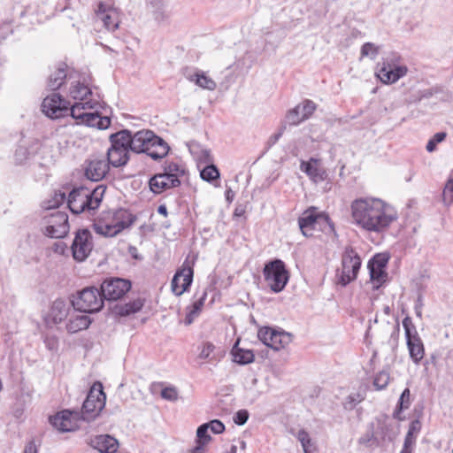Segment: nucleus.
Wrapping results in <instances>:
<instances>
[{"label": "nucleus", "instance_id": "nucleus-37", "mask_svg": "<svg viewBox=\"0 0 453 453\" xmlns=\"http://www.w3.org/2000/svg\"><path fill=\"white\" fill-rule=\"evenodd\" d=\"M314 139L311 136L304 135L303 138H300L296 142V145L295 148V155H298L301 152L309 151L313 147Z\"/></svg>", "mask_w": 453, "mask_h": 453}, {"label": "nucleus", "instance_id": "nucleus-8", "mask_svg": "<svg viewBox=\"0 0 453 453\" xmlns=\"http://www.w3.org/2000/svg\"><path fill=\"white\" fill-rule=\"evenodd\" d=\"M106 396L100 382L94 383L83 403L81 418L86 421L95 419L104 408Z\"/></svg>", "mask_w": 453, "mask_h": 453}, {"label": "nucleus", "instance_id": "nucleus-25", "mask_svg": "<svg viewBox=\"0 0 453 453\" xmlns=\"http://www.w3.org/2000/svg\"><path fill=\"white\" fill-rule=\"evenodd\" d=\"M109 165L108 161L106 162L104 158H93L88 162L85 169V175L93 181H98L108 173Z\"/></svg>", "mask_w": 453, "mask_h": 453}, {"label": "nucleus", "instance_id": "nucleus-6", "mask_svg": "<svg viewBox=\"0 0 453 453\" xmlns=\"http://www.w3.org/2000/svg\"><path fill=\"white\" fill-rule=\"evenodd\" d=\"M111 147L107 151L108 163L114 167L125 165L129 160L128 131L122 130L110 136Z\"/></svg>", "mask_w": 453, "mask_h": 453}, {"label": "nucleus", "instance_id": "nucleus-59", "mask_svg": "<svg viewBox=\"0 0 453 453\" xmlns=\"http://www.w3.org/2000/svg\"><path fill=\"white\" fill-rule=\"evenodd\" d=\"M237 450H238L237 445H232L230 447L229 450H227L226 453H237Z\"/></svg>", "mask_w": 453, "mask_h": 453}, {"label": "nucleus", "instance_id": "nucleus-29", "mask_svg": "<svg viewBox=\"0 0 453 453\" xmlns=\"http://www.w3.org/2000/svg\"><path fill=\"white\" fill-rule=\"evenodd\" d=\"M90 444L100 453H114L119 447L118 441L108 434H100L94 437L91 439Z\"/></svg>", "mask_w": 453, "mask_h": 453}, {"label": "nucleus", "instance_id": "nucleus-34", "mask_svg": "<svg viewBox=\"0 0 453 453\" xmlns=\"http://www.w3.org/2000/svg\"><path fill=\"white\" fill-rule=\"evenodd\" d=\"M295 437L300 442L303 453H311L313 450H316V443L305 429H299L295 434Z\"/></svg>", "mask_w": 453, "mask_h": 453}, {"label": "nucleus", "instance_id": "nucleus-31", "mask_svg": "<svg viewBox=\"0 0 453 453\" xmlns=\"http://www.w3.org/2000/svg\"><path fill=\"white\" fill-rule=\"evenodd\" d=\"M238 339L231 349L233 361L239 365H248L254 361L255 355L251 349L242 348L239 346Z\"/></svg>", "mask_w": 453, "mask_h": 453}, {"label": "nucleus", "instance_id": "nucleus-33", "mask_svg": "<svg viewBox=\"0 0 453 453\" xmlns=\"http://www.w3.org/2000/svg\"><path fill=\"white\" fill-rule=\"evenodd\" d=\"M207 293L203 291L202 295L196 300H195L189 307L187 308V315L184 320L187 326L192 324L193 321L198 317L204 305Z\"/></svg>", "mask_w": 453, "mask_h": 453}, {"label": "nucleus", "instance_id": "nucleus-55", "mask_svg": "<svg viewBox=\"0 0 453 453\" xmlns=\"http://www.w3.org/2000/svg\"><path fill=\"white\" fill-rule=\"evenodd\" d=\"M415 311H416V315L418 317H421V315H422V303H421L420 298H418V303L415 306Z\"/></svg>", "mask_w": 453, "mask_h": 453}, {"label": "nucleus", "instance_id": "nucleus-13", "mask_svg": "<svg viewBox=\"0 0 453 453\" xmlns=\"http://www.w3.org/2000/svg\"><path fill=\"white\" fill-rule=\"evenodd\" d=\"M258 339L274 350L285 349L292 342V334L282 330L264 326L257 332Z\"/></svg>", "mask_w": 453, "mask_h": 453}, {"label": "nucleus", "instance_id": "nucleus-43", "mask_svg": "<svg viewBox=\"0 0 453 453\" xmlns=\"http://www.w3.org/2000/svg\"><path fill=\"white\" fill-rule=\"evenodd\" d=\"M446 133L444 132H439L436 133L427 142L426 144V150L428 152H434L436 150V146L438 143L443 142L446 138Z\"/></svg>", "mask_w": 453, "mask_h": 453}, {"label": "nucleus", "instance_id": "nucleus-44", "mask_svg": "<svg viewBox=\"0 0 453 453\" xmlns=\"http://www.w3.org/2000/svg\"><path fill=\"white\" fill-rule=\"evenodd\" d=\"M214 349L215 346L211 342H203L200 347L198 357L203 360L209 359Z\"/></svg>", "mask_w": 453, "mask_h": 453}, {"label": "nucleus", "instance_id": "nucleus-53", "mask_svg": "<svg viewBox=\"0 0 453 453\" xmlns=\"http://www.w3.org/2000/svg\"><path fill=\"white\" fill-rule=\"evenodd\" d=\"M45 344H46V347L50 350L57 349L58 340L55 337H47L45 339Z\"/></svg>", "mask_w": 453, "mask_h": 453}, {"label": "nucleus", "instance_id": "nucleus-5", "mask_svg": "<svg viewBox=\"0 0 453 453\" xmlns=\"http://www.w3.org/2000/svg\"><path fill=\"white\" fill-rule=\"evenodd\" d=\"M134 221V217L128 211L119 209L104 212L94 224L93 227L96 233L100 235L113 237L129 227Z\"/></svg>", "mask_w": 453, "mask_h": 453}, {"label": "nucleus", "instance_id": "nucleus-63", "mask_svg": "<svg viewBox=\"0 0 453 453\" xmlns=\"http://www.w3.org/2000/svg\"><path fill=\"white\" fill-rule=\"evenodd\" d=\"M280 135H281V134H280H280H275V135H274V142H276V141L280 138Z\"/></svg>", "mask_w": 453, "mask_h": 453}, {"label": "nucleus", "instance_id": "nucleus-35", "mask_svg": "<svg viewBox=\"0 0 453 453\" xmlns=\"http://www.w3.org/2000/svg\"><path fill=\"white\" fill-rule=\"evenodd\" d=\"M65 200V194L63 192H55L50 198L42 202V208L44 210H52L58 208Z\"/></svg>", "mask_w": 453, "mask_h": 453}, {"label": "nucleus", "instance_id": "nucleus-19", "mask_svg": "<svg viewBox=\"0 0 453 453\" xmlns=\"http://www.w3.org/2000/svg\"><path fill=\"white\" fill-rule=\"evenodd\" d=\"M73 258L78 262L84 261L93 249L92 236L88 230L82 229L76 233L72 243Z\"/></svg>", "mask_w": 453, "mask_h": 453}, {"label": "nucleus", "instance_id": "nucleus-30", "mask_svg": "<svg viewBox=\"0 0 453 453\" xmlns=\"http://www.w3.org/2000/svg\"><path fill=\"white\" fill-rule=\"evenodd\" d=\"M92 320L86 314L73 312L69 315L65 329L69 334H76L80 331L86 330L90 326Z\"/></svg>", "mask_w": 453, "mask_h": 453}, {"label": "nucleus", "instance_id": "nucleus-9", "mask_svg": "<svg viewBox=\"0 0 453 453\" xmlns=\"http://www.w3.org/2000/svg\"><path fill=\"white\" fill-rule=\"evenodd\" d=\"M263 273L267 286L274 293L282 291L289 279L288 272L284 263L280 259L267 263Z\"/></svg>", "mask_w": 453, "mask_h": 453}, {"label": "nucleus", "instance_id": "nucleus-3", "mask_svg": "<svg viewBox=\"0 0 453 453\" xmlns=\"http://www.w3.org/2000/svg\"><path fill=\"white\" fill-rule=\"evenodd\" d=\"M128 143L132 151L146 153L155 160L165 157L169 152L168 144L150 130H141L134 134L128 131Z\"/></svg>", "mask_w": 453, "mask_h": 453}, {"label": "nucleus", "instance_id": "nucleus-38", "mask_svg": "<svg viewBox=\"0 0 453 453\" xmlns=\"http://www.w3.org/2000/svg\"><path fill=\"white\" fill-rule=\"evenodd\" d=\"M380 51V47L372 42H365L360 50L361 58L375 59Z\"/></svg>", "mask_w": 453, "mask_h": 453}, {"label": "nucleus", "instance_id": "nucleus-20", "mask_svg": "<svg viewBox=\"0 0 453 453\" xmlns=\"http://www.w3.org/2000/svg\"><path fill=\"white\" fill-rule=\"evenodd\" d=\"M131 288L128 280L124 279H111L104 280L101 286L104 298L107 300H118L121 298Z\"/></svg>", "mask_w": 453, "mask_h": 453}, {"label": "nucleus", "instance_id": "nucleus-40", "mask_svg": "<svg viewBox=\"0 0 453 453\" xmlns=\"http://www.w3.org/2000/svg\"><path fill=\"white\" fill-rule=\"evenodd\" d=\"M442 201L446 206L453 204V177L451 176L445 184L442 192Z\"/></svg>", "mask_w": 453, "mask_h": 453}, {"label": "nucleus", "instance_id": "nucleus-10", "mask_svg": "<svg viewBox=\"0 0 453 453\" xmlns=\"http://www.w3.org/2000/svg\"><path fill=\"white\" fill-rule=\"evenodd\" d=\"M407 72L406 65L396 63L395 58H387L378 64L375 74L382 83L389 85L404 77Z\"/></svg>", "mask_w": 453, "mask_h": 453}, {"label": "nucleus", "instance_id": "nucleus-52", "mask_svg": "<svg viewBox=\"0 0 453 453\" xmlns=\"http://www.w3.org/2000/svg\"><path fill=\"white\" fill-rule=\"evenodd\" d=\"M410 390L405 388L400 397L401 408H408L410 404Z\"/></svg>", "mask_w": 453, "mask_h": 453}, {"label": "nucleus", "instance_id": "nucleus-27", "mask_svg": "<svg viewBox=\"0 0 453 453\" xmlns=\"http://www.w3.org/2000/svg\"><path fill=\"white\" fill-rule=\"evenodd\" d=\"M70 307L64 300H56L47 314L45 320L48 324H59L69 315Z\"/></svg>", "mask_w": 453, "mask_h": 453}, {"label": "nucleus", "instance_id": "nucleus-2", "mask_svg": "<svg viewBox=\"0 0 453 453\" xmlns=\"http://www.w3.org/2000/svg\"><path fill=\"white\" fill-rule=\"evenodd\" d=\"M100 108L101 104L98 102L91 101L75 103L71 106L69 102L57 93L46 96L42 103V111L50 119L65 117L70 111L77 125L106 129L111 125V119L98 113Z\"/></svg>", "mask_w": 453, "mask_h": 453}, {"label": "nucleus", "instance_id": "nucleus-7", "mask_svg": "<svg viewBox=\"0 0 453 453\" xmlns=\"http://www.w3.org/2000/svg\"><path fill=\"white\" fill-rule=\"evenodd\" d=\"M72 305L75 310L82 312H97L103 308L104 296L96 288H86L73 297Z\"/></svg>", "mask_w": 453, "mask_h": 453}, {"label": "nucleus", "instance_id": "nucleus-26", "mask_svg": "<svg viewBox=\"0 0 453 453\" xmlns=\"http://www.w3.org/2000/svg\"><path fill=\"white\" fill-rule=\"evenodd\" d=\"M180 184V179L163 173L156 174L150 180V188L155 194H160L166 189L178 187Z\"/></svg>", "mask_w": 453, "mask_h": 453}, {"label": "nucleus", "instance_id": "nucleus-57", "mask_svg": "<svg viewBox=\"0 0 453 453\" xmlns=\"http://www.w3.org/2000/svg\"><path fill=\"white\" fill-rule=\"evenodd\" d=\"M226 200L231 202L234 198V192L229 188L226 191Z\"/></svg>", "mask_w": 453, "mask_h": 453}, {"label": "nucleus", "instance_id": "nucleus-18", "mask_svg": "<svg viewBox=\"0 0 453 453\" xmlns=\"http://www.w3.org/2000/svg\"><path fill=\"white\" fill-rule=\"evenodd\" d=\"M299 168L315 185L328 180V172L319 158L310 157L308 160H301Z\"/></svg>", "mask_w": 453, "mask_h": 453}, {"label": "nucleus", "instance_id": "nucleus-46", "mask_svg": "<svg viewBox=\"0 0 453 453\" xmlns=\"http://www.w3.org/2000/svg\"><path fill=\"white\" fill-rule=\"evenodd\" d=\"M203 425L206 426V428L208 430H211L213 434H221L225 430L224 424L218 419H213L209 423H205Z\"/></svg>", "mask_w": 453, "mask_h": 453}, {"label": "nucleus", "instance_id": "nucleus-1", "mask_svg": "<svg viewBox=\"0 0 453 453\" xmlns=\"http://www.w3.org/2000/svg\"><path fill=\"white\" fill-rule=\"evenodd\" d=\"M350 212L352 222L357 227L376 234L387 232L399 217L392 204L374 196L353 200Z\"/></svg>", "mask_w": 453, "mask_h": 453}, {"label": "nucleus", "instance_id": "nucleus-21", "mask_svg": "<svg viewBox=\"0 0 453 453\" xmlns=\"http://www.w3.org/2000/svg\"><path fill=\"white\" fill-rule=\"evenodd\" d=\"M322 222L329 223L328 218L317 213L314 208L304 211L298 220L299 227L304 236H312L313 230Z\"/></svg>", "mask_w": 453, "mask_h": 453}, {"label": "nucleus", "instance_id": "nucleus-12", "mask_svg": "<svg viewBox=\"0 0 453 453\" xmlns=\"http://www.w3.org/2000/svg\"><path fill=\"white\" fill-rule=\"evenodd\" d=\"M196 258V256H188L181 268L174 274L171 283L172 291L174 295H182L191 285L194 273L193 265Z\"/></svg>", "mask_w": 453, "mask_h": 453}, {"label": "nucleus", "instance_id": "nucleus-60", "mask_svg": "<svg viewBox=\"0 0 453 453\" xmlns=\"http://www.w3.org/2000/svg\"><path fill=\"white\" fill-rule=\"evenodd\" d=\"M409 429H412V435L417 432V426L415 423H412Z\"/></svg>", "mask_w": 453, "mask_h": 453}, {"label": "nucleus", "instance_id": "nucleus-58", "mask_svg": "<svg viewBox=\"0 0 453 453\" xmlns=\"http://www.w3.org/2000/svg\"><path fill=\"white\" fill-rule=\"evenodd\" d=\"M202 156L204 157L206 162H210V152L208 150H202Z\"/></svg>", "mask_w": 453, "mask_h": 453}, {"label": "nucleus", "instance_id": "nucleus-50", "mask_svg": "<svg viewBox=\"0 0 453 453\" xmlns=\"http://www.w3.org/2000/svg\"><path fill=\"white\" fill-rule=\"evenodd\" d=\"M28 153L25 147L20 146L15 152V159L19 164H22L27 158Z\"/></svg>", "mask_w": 453, "mask_h": 453}, {"label": "nucleus", "instance_id": "nucleus-54", "mask_svg": "<svg viewBox=\"0 0 453 453\" xmlns=\"http://www.w3.org/2000/svg\"><path fill=\"white\" fill-rule=\"evenodd\" d=\"M24 453H37V449L34 441H30L25 447Z\"/></svg>", "mask_w": 453, "mask_h": 453}, {"label": "nucleus", "instance_id": "nucleus-61", "mask_svg": "<svg viewBox=\"0 0 453 453\" xmlns=\"http://www.w3.org/2000/svg\"><path fill=\"white\" fill-rule=\"evenodd\" d=\"M400 453H412V450H409V449H403L401 450Z\"/></svg>", "mask_w": 453, "mask_h": 453}, {"label": "nucleus", "instance_id": "nucleus-64", "mask_svg": "<svg viewBox=\"0 0 453 453\" xmlns=\"http://www.w3.org/2000/svg\"><path fill=\"white\" fill-rule=\"evenodd\" d=\"M240 445H241V449H244V448H245V442H244V441H240Z\"/></svg>", "mask_w": 453, "mask_h": 453}, {"label": "nucleus", "instance_id": "nucleus-11", "mask_svg": "<svg viewBox=\"0 0 453 453\" xmlns=\"http://www.w3.org/2000/svg\"><path fill=\"white\" fill-rule=\"evenodd\" d=\"M69 231L68 216L57 211L43 218V233L50 238H63Z\"/></svg>", "mask_w": 453, "mask_h": 453}, {"label": "nucleus", "instance_id": "nucleus-62", "mask_svg": "<svg viewBox=\"0 0 453 453\" xmlns=\"http://www.w3.org/2000/svg\"><path fill=\"white\" fill-rule=\"evenodd\" d=\"M384 311H385L386 314H389L390 308L388 306L385 307Z\"/></svg>", "mask_w": 453, "mask_h": 453}, {"label": "nucleus", "instance_id": "nucleus-28", "mask_svg": "<svg viewBox=\"0 0 453 453\" xmlns=\"http://www.w3.org/2000/svg\"><path fill=\"white\" fill-rule=\"evenodd\" d=\"M186 77L202 89L213 91L217 88V82L204 71L195 70L188 73Z\"/></svg>", "mask_w": 453, "mask_h": 453}, {"label": "nucleus", "instance_id": "nucleus-51", "mask_svg": "<svg viewBox=\"0 0 453 453\" xmlns=\"http://www.w3.org/2000/svg\"><path fill=\"white\" fill-rule=\"evenodd\" d=\"M142 303L141 301H134V303L126 305L125 313L129 314L137 312L142 309Z\"/></svg>", "mask_w": 453, "mask_h": 453}, {"label": "nucleus", "instance_id": "nucleus-41", "mask_svg": "<svg viewBox=\"0 0 453 453\" xmlns=\"http://www.w3.org/2000/svg\"><path fill=\"white\" fill-rule=\"evenodd\" d=\"M389 380V373L387 371H381L376 374L373 385L377 389L381 390L388 386Z\"/></svg>", "mask_w": 453, "mask_h": 453}, {"label": "nucleus", "instance_id": "nucleus-23", "mask_svg": "<svg viewBox=\"0 0 453 453\" xmlns=\"http://www.w3.org/2000/svg\"><path fill=\"white\" fill-rule=\"evenodd\" d=\"M315 110L316 104L314 102L311 100H304L287 113V122L289 125H298L309 119Z\"/></svg>", "mask_w": 453, "mask_h": 453}, {"label": "nucleus", "instance_id": "nucleus-14", "mask_svg": "<svg viewBox=\"0 0 453 453\" xmlns=\"http://www.w3.org/2000/svg\"><path fill=\"white\" fill-rule=\"evenodd\" d=\"M342 272L338 275V283L346 286L357 278L361 259L353 250H346L342 256Z\"/></svg>", "mask_w": 453, "mask_h": 453}, {"label": "nucleus", "instance_id": "nucleus-32", "mask_svg": "<svg viewBox=\"0 0 453 453\" xmlns=\"http://www.w3.org/2000/svg\"><path fill=\"white\" fill-rule=\"evenodd\" d=\"M208 431L209 430L206 428V426L203 424L198 426L196 430V446L189 450V453L205 452V447L211 440Z\"/></svg>", "mask_w": 453, "mask_h": 453}, {"label": "nucleus", "instance_id": "nucleus-16", "mask_svg": "<svg viewBox=\"0 0 453 453\" xmlns=\"http://www.w3.org/2000/svg\"><path fill=\"white\" fill-rule=\"evenodd\" d=\"M403 326L405 332L410 357L415 364H418L425 354L422 341L418 337L411 319L409 317L403 319Z\"/></svg>", "mask_w": 453, "mask_h": 453}, {"label": "nucleus", "instance_id": "nucleus-17", "mask_svg": "<svg viewBox=\"0 0 453 453\" xmlns=\"http://www.w3.org/2000/svg\"><path fill=\"white\" fill-rule=\"evenodd\" d=\"M81 418L80 412L63 410L51 416L50 422L58 432L67 433L79 428Z\"/></svg>", "mask_w": 453, "mask_h": 453}, {"label": "nucleus", "instance_id": "nucleus-42", "mask_svg": "<svg viewBox=\"0 0 453 453\" xmlns=\"http://www.w3.org/2000/svg\"><path fill=\"white\" fill-rule=\"evenodd\" d=\"M362 400H363V396L359 393H352V394H349L345 398L342 404H343L344 409L352 410L357 406V403L362 402Z\"/></svg>", "mask_w": 453, "mask_h": 453}, {"label": "nucleus", "instance_id": "nucleus-36", "mask_svg": "<svg viewBox=\"0 0 453 453\" xmlns=\"http://www.w3.org/2000/svg\"><path fill=\"white\" fill-rule=\"evenodd\" d=\"M66 78V73L64 68H59L55 71L50 77L48 86L51 90H57L59 88L64 80Z\"/></svg>", "mask_w": 453, "mask_h": 453}, {"label": "nucleus", "instance_id": "nucleus-48", "mask_svg": "<svg viewBox=\"0 0 453 453\" xmlns=\"http://www.w3.org/2000/svg\"><path fill=\"white\" fill-rule=\"evenodd\" d=\"M249 418V413L246 410L238 411L234 416V421L235 424L242 426L244 425Z\"/></svg>", "mask_w": 453, "mask_h": 453}, {"label": "nucleus", "instance_id": "nucleus-4", "mask_svg": "<svg viewBox=\"0 0 453 453\" xmlns=\"http://www.w3.org/2000/svg\"><path fill=\"white\" fill-rule=\"evenodd\" d=\"M106 188L98 185L95 188L81 187L74 188L68 196L67 204L70 211L74 214L85 211L97 209L102 202Z\"/></svg>", "mask_w": 453, "mask_h": 453}, {"label": "nucleus", "instance_id": "nucleus-47", "mask_svg": "<svg viewBox=\"0 0 453 453\" xmlns=\"http://www.w3.org/2000/svg\"><path fill=\"white\" fill-rule=\"evenodd\" d=\"M161 396L169 401H176L178 399V391L175 388H165L161 391Z\"/></svg>", "mask_w": 453, "mask_h": 453}, {"label": "nucleus", "instance_id": "nucleus-24", "mask_svg": "<svg viewBox=\"0 0 453 453\" xmlns=\"http://www.w3.org/2000/svg\"><path fill=\"white\" fill-rule=\"evenodd\" d=\"M96 16L101 19L106 29L115 31L119 24V12L117 8L100 3L96 10Z\"/></svg>", "mask_w": 453, "mask_h": 453}, {"label": "nucleus", "instance_id": "nucleus-39", "mask_svg": "<svg viewBox=\"0 0 453 453\" xmlns=\"http://www.w3.org/2000/svg\"><path fill=\"white\" fill-rule=\"evenodd\" d=\"M200 176L203 180L211 181L219 178V172L214 165H209L200 172Z\"/></svg>", "mask_w": 453, "mask_h": 453}, {"label": "nucleus", "instance_id": "nucleus-45", "mask_svg": "<svg viewBox=\"0 0 453 453\" xmlns=\"http://www.w3.org/2000/svg\"><path fill=\"white\" fill-rule=\"evenodd\" d=\"M162 173L169 177L174 176L179 179L180 176L183 174V170L177 164H169L165 167L164 173Z\"/></svg>", "mask_w": 453, "mask_h": 453}, {"label": "nucleus", "instance_id": "nucleus-22", "mask_svg": "<svg viewBox=\"0 0 453 453\" xmlns=\"http://www.w3.org/2000/svg\"><path fill=\"white\" fill-rule=\"evenodd\" d=\"M68 96L78 103H86L87 96L92 95L91 88L85 77H68ZM92 100H88L89 102ZM95 101H93L94 103Z\"/></svg>", "mask_w": 453, "mask_h": 453}, {"label": "nucleus", "instance_id": "nucleus-49", "mask_svg": "<svg viewBox=\"0 0 453 453\" xmlns=\"http://www.w3.org/2000/svg\"><path fill=\"white\" fill-rule=\"evenodd\" d=\"M414 443H415V437H414V435H412V429H409V431L405 436V439H404L403 449L412 450V447H413Z\"/></svg>", "mask_w": 453, "mask_h": 453}, {"label": "nucleus", "instance_id": "nucleus-56", "mask_svg": "<svg viewBox=\"0 0 453 453\" xmlns=\"http://www.w3.org/2000/svg\"><path fill=\"white\" fill-rule=\"evenodd\" d=\"M157 212L163 216H167V208L165 205H159L157 208Z\"/></svg>", "mask_w": 453, "mask_h": 453}, {"label": "nucleus", "instance_id": "nucleus-15", "mask_svg": "<svg viewBox=\"0 0 453 453\" xmlns=\"http://www.w3.org/2000/svg\"><path fill=\"white\" fill-rule=\"evenodd\" d=\"M388 260L385 255L377 254L368 263L370 284L373 289H379L388 280L387 273Z\"/></svg>", "mask_w": 453, "mask_h": 453}]
</instances>
